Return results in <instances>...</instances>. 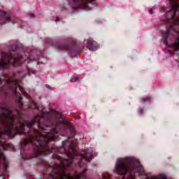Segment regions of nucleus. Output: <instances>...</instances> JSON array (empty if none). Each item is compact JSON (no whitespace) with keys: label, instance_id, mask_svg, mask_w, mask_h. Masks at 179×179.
<instances>
[{"label":"nucleus","instance_id":"obj_1","mask_svg":"<svg viewBox=\"0 0 179 179\" xmlns=\"http://www.w3.org/2000/svg\"><path fill=\"white\" fill-rule=\"evenodd\" d=\"M16 55V46L12 45L10 48L8 52H1V59H0V66L1 68L8 69L10 65L13 66H19L26 61L23 55Z\"/></svg>","mask_w":179,"mask_h":179},{"label":"nucleus","instance_id":"obj_2","mask_svg":"<svg viewBox=\"0 0 179 179\" xmlns=\"http://www.w3.org/2000/svg\"><path fill=\"white\" fill-rule=\"evenodd\" d=\"M46 42L48 43L50 45H52V47H55V48L57 49L58 51H66V50L72 51V48H75V45H69L68 43L54 42L51 39H48Z\"/></svg>","mask_w":179,"mask_h":179},{"label":"nucleus","instance_id":"obj_3","mask_svg":"<svg viewBox=\"0 0 179 179\" xmlns=\"http://www.w3.org/2000/svg\"><path fill=\"white\" fill-rule=\"evenodd\" d=\"M67 2L72 9H79L86 8L89 3L94 2V0H67Z\"/></svg>","mask_w":179,"mask_h":179},{"label":"nucleus","instance_id":"obj_4","mask_svg":"<svg viewBox=\"0 0 179 179\" xmlns=\"http://www.w3.org/2000/svg\"><path fill=\"white\" fill-rule=\"evenodd\" d=\"M5 83L8 85L10 90L17 96L20 95V92H17V87L20 89V92H22V87L19 86V81L17 80H12L8 78L6 80Z\"/></svg>","mask_w":179,"mask_h":179},{"label":"nucleus","instance_id":"obj_5","mask_svg":"<svg viewBox=\"0 0 179 179\" xmlns=\"http://www.w3.org/2000/svg\"><path fill=\"white\" fill-rule=\"evenodd\" d=\"M8 22H10V14L7 13L6 12L1 13L0 15V25L5 24L8 23Z\"/></svg>","mask_w":179,"mask_h":179},{"label":"nucleus","instance_id":"obj_6","mask_svg":"<svg viewBox=\"0 0 179 179\" xmlns=\"http://www.w3.org/2000/svg\"><path fill=\"white\" fill-rule=\"evenodd\" d=\"M87 48L90 51H96L99 48V44L94 41L90 40L87 41Z\"/></svg>","mask_w":179,"mask_h":179},{"label":"nucleus","instance_id":"obj_7","mask_svg":"<svg viewBox=\"0 0 179 179\" xmlns=\"http://www.w3.org/2000/svg\"><path fill=\"white\" fill-rule=\"evenodd\" d=\"M170 29H167L166 32L162 33V37L164 38V43L166 45H169V42L167 41V38H169V37H170Z\"/></svg>","mask_w":179,"mask_h":179},{"label":"nucleus","instance_id":"obj_8","mask_svg":"<svg viewBox=\"0 0 179 179\" xmlns=\"http://www.w3.org/2000/svg\"><path fill=\"white\" fill-rule=\"evenodd\" d=\"M151 99H152V98H150V96L146 95V96H143V97L141 98V101H142L143 103H146V101H147V102H150Z\"/></svg>","mask_w":179,"mask_h":179},{"label":"nucleus","instance_id":"obj_9","mask_svg":"<svg viewBox=\"0 0 179 179\" xmlns=\"http://www.w3.org/2000/svg\"><path fill=\"white\" fill-rule=\"evenodd\" d=\"M78 80H79V78L76 76H74L71 78L70 82L71 83L78 82Z\"/></svg>","mask_w":179,"mask_h":179},{"label":"nucleus","instance_id":"obj_10","mask_svg":"<svg viewBox=\"0 0 179 179\" xmlns=\"http://www.w3.org/2000/svg\"><path fill=\"white\" fill-rule=\"evenodd\" d=\"M22 143L24 145V146H27V137L23 140Z\"/></svg>","mask_w":179,"mask_h":179},{"label":"nucleus","instance_id":"obj_11","mask_svg":"<svg viewBox=\"0 0 179 179\" xmlns=\"http://www.w3.org/2000/svg\"><path fill=\"white\" fill-rule=\"evenodd\" d=\"M19 100H20V107H22V106H23V103H22V100H23V97L20 96Z\"/></svg>","mask_w":179,"mask_h":179},{"label":"nucleus","instance_id":"obj_12","mask_svg":"<svg viewBox=\"0 0 179 179\" xmlns=\"http://www.w3.org/2000/svg\"><path fill=\"white\" fill-rule=\"evenodd\" d=\"M138 112L140 114V115H142V113H143V109L140 108V109L138 110Z\"/></svg>","mask_w":179,"mask_h":179},{"label":"nucleus","instance_id":"obj_13","mask_svg":"<svg viewBox=\"0 0 179 179\" xmlns=\"http://www.w3.org/2000/svg\"><path fill=\"white\" fill-rule=\"evenodd\" d=\"M149 13H150V15H152V14H153V10H152V9H150V10H149Z\"/></svg>","mask_w":179,"mask_h":179},{"label":"nucleus","instance_id":"obj_14","mask_svg":"<svg viewBox=\"0 0 179 179\" xmlns=\"http://www.w3.org/2000/svg\"><path fill=\"white\" fill-rule=\"evenodd\" d=\"M36 104H34V108H36Z\"/></svg>","mask_w":179,"mask_h":179},{"label":"nucleus","instance_id":"obj_15","mask_svg":"<svg viewBox=\"0 0 179 179\" xmlns=\"http://www.w3.org/2000/svg\"><path fill=\"white\" fill-rule=\"evenodd\" d=\"M64 10H67L66 8H64Z\"/></svg>","mask_w":179,"mask_h":179},{"label":"nucleus","instance_id":"obj_16","mask_svg":"<svg viewBox=\"0 0 179 179\" xmlns=\"http://www.w3.org/2000/svg\"><path fill=\"white\" fill-rule=\"evenodd\" d=\"M13 24H15V22H13Z\"/></svg>","mask_w":179,"mask_h":179}]
</instances>
